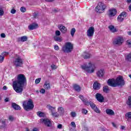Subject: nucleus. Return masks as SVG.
<instances>
[{
  "label": "nucleus",
  "instance_id": "f257e3e1",
  "mask_svg": "<svg viewBox=\"0 0 131 131\" xmlns=\"http://www.w3.org/2000/svg\"><path fill=\"white\" fill-rule=\"evenodd\" d=\"M27 84V80L24 74H18L17 76V80L14 81L12 83L13 90L17 94H22L23 88Z\"/></svg>",
  "mask_w": 131,
  "mask_h": 131
},
{
  "label": "nucleus",
  "instance_id": "f03ea898",
  "mask_svg": "<svg viewBox=\"0 0 131 131\" xmlns=\"http://www.w3.org/2000/svg\"><path fill=\"white\" fill-rule=\"evenodd\" d=\"M81 68L88 73H94L96 69V66L91 62H89L88 64L82 66Z\"/></svg>",
  "mask_w": 131,
  "mask_h": 131
},
{
  "label": "nucleus",
  "instance_id": "7ed1b4c3",
  "mask_svg": "<svg viewBox=\"0 0 131 131\" xmlns=\"http://www.w3.org/2000/svg\"><path fill=\"white\" fill-rule=\"evenodd\" d=\"M23 108L26 111H29V110H32L34 108V105L33 104V101L32 99L29 100H25L23 102Z\"/></svg>",
  "mask_w": 131,
  "mask_h": 131
},
{
  "label": "nucleus",
  "instance_id": "20e7f679",
  "mask_svg": "<svg viewBox=\"0 0 131 131\" xmlns=\"http://www.w3.org/2000/svg\"><path fill=\"white\" fill-rule=\"evenodd\" d=\"M73 50V44L70 42H67L62 48V51L64 53H70Z\"/></svg>",
  "mask_w": 131,
  "mask_h": 131
},
{
  "label": "nucleus",
  "instance_id": "39448f33",
  "mask_svg": "<svg viewBox=\"0 0 131 131\" xmlns=\"http://www.w3.org/2000/svg\"><path fill=\"white\" fill-rule=\"evenodd\" d=\"M13 64L16 67H21L23 65V59L21 56L16 55L13 60Z\"/></svg>",
  "mask_w": 131,
  "mask_h": 131
},
{
  "label": "nucleus",
  "instance_id": "423d86ee",
  "mask_svg": "<svg viewBox=\"0 0 131 131\" xmlns=\"http://www.w3.org/2000/svg\"><path fill=\"white\" fill-rule=\"evenodd\" d=\"M106 5L102 2H99L95 8V11L97 13H103L105 11Z\"/></svg>",
  "mask_w": 131,
  "mask_h": 131
},
{
  "label": "nucleus",
  "instance_id": "0eeeda50",
  "mask_svg": "<svg viewBox=\"0 0 131 131\" xmlns=\"http://www.w3.org/2000/svg\"><path fill=\"white\" fill-rule=\"evenodd\" d=\"M116 84H117L116 86H119V85L122 86L125 84V82L122 76H120L117 78L116 79Z\"/></svg>",
  "mask_w": 131,
  "mask_h": 131
},
{
  "label": "nucleus",
  "instance_id": "6e6552de",
  "mask_svg": "<svg viewBox=\"0 0 131 131\" xmlns=\"http://www.w3.org/2000/svg\"><path fill=\"white\" fill-rule=\"evenodd\" d=\"M123 38L122 37H118L116 38L113 41V45L114 46H121L123 43Z\"/></svg>",
  "mask_w": 131,
  "mask_h": 131
},
{
  "label": "nucleus",
  "instance_id": "1a4fd4ad",
  "mask_svg": "<svg viewBox=\"0 0 131 131\" xmlns=\"http://www.w3.org/2000/svg\"><path fill=\"white\" fill-rule=\"evenodd\" d=\"M40 122L42 123V124H45V126H47L48 127H51V126H52V122L49 119H41L40 120Z\"/></svg>",
  "mask_w": 131,
  "mask_h": 131
},
{
  "label": "nucleus",
  "instance_id": "9d476101",
  "mask_svg": "<svg viewBox=\"0 0 131 131\" xmlns=\"http://www.w3.org/2000/svg\"><path fill=\"white\" fill-rule=\"evenodd\" d=\"M95 33V28L90 27L87 31V36L88 37H92Z\"/></svg>",
  "mask_w": 131,
  "mask_h": 131
},
{
  "label": "nucleus",
  "instance_id": "9b49d317",
  "mask_svg": "<svg viewBox=\"0 0 131 131\" xmlns=\"http://www.w3.org/2000/svg\"><path fill=\"white\" fill-rule=\"evenodd\" d=\"M107 84L110 86H112L113 88H116V80L115 79H109L107 80Z\"/></svg>",
  "mask_w": 131,
  "mask_h": 131
},
{
  "label": "nucleus",
  "instance_id": "f8f14e48",
  "mask_svg": "<svg viewBox=\"0 0 131 131\" xmlns=\"http://www.w3.org/2000/svg\"><path fill=\"white\" fill-rule=\"evenodd\" d=\"M125 17H126V13L123 12L118 16L117 21L120 23L123 22Z\"/></svg>",
  "mask_w": 131,
  "mask_h": 131
},
{
  "label": "nucleus",
  "instance_id": "ddd939ff",
  "mask_svg": "<svg viewBox=\"0 0 131 131\" xmlns=\"http://www.w3.org/2000/svg\"><path fill=\"white\" fill-rule=\"evenodd\" d=\"M96 99L100 103H103L104 102V96L102 95V94L100 93H96L95 95Z\"/></svg>",
  "mask_w": 131,
  "mask_h": 131
},
{
  "label": "nucleus",
  "instance_id": "4468645a",
  "mask_svg": "<svg viewBox=\"0 0 131 131\" xmlns=\"http://www.w3.org/2000/svg\"><path fill=\"white\" fill-rule=\"evenodd\" d=\"M116 14H117V11L115 9H110L108 10V12L107 13V15H108V17H114V16H115V15H116Z\"/></svg>",
  "mask_w": 131,
  "mask_h": 131
},
{
  "label": "nucleus",
  "instance_id": "2eb2a0df",
  "mask_svg": "<svg viewBox=\"0 0 131 131\" xmlns=\"http://www.w3.org/2000/svg\"><path fill=\"white\" fill-rule=\"evenodd\" d=\"M79 97L81 101L84 103V105H86V106H90V102H89L88 99L84 98L82 95H80Z\"/></svg>",
  "mask_w": 131,
  "mask_h": 131
},
{
  "label": "nucleus",
  "instance_id": "dca6fc26",
  "mask_svg": "<svg viewBox=\"0 0 131 131\" xmlns=\"http://www.w3.org/2000/svg\"><path fill=\"white\" fill-rule=\"evenodd\" d=\"M58 28L62 33H66L67 32V28L62 25H58Z\"/></svg>",
  "mask_w": 131,
  "mask_h": 131
},
{
  "label": "nucleus",
  "instance_id": "f3484780",
  "mask_svg": "<svg viewBox=\"0 0 131 131\" xmlns=\"http://www.w3.org/2000/svg\"><path fill=\"white\" fill-rule=\"evenodd\" d=\"M38 27V25L37 24L33 23L28 26L29 30H33L34 29H36Z\"/></svg>",
  "mask_w": 131,
  "mask_h": 131
},
{
  "label": "nucleus",
  "instance_id": "a211bd4d",
  "mask_svg": "<svg viewBox=\"0 0 131 131\" xmlns=\"http://www.w3.org/2000/svg\"><path fill=\"white\" fill-rule=\"evenodd\" d=\"M101 88V84L98 82H95L93 84V89L96 90L97 91L100 90Z\"/></svg>",
  "mask_w": 131,
  "mask_h": 131
},
{
  "label": "nucleus",
  "instance_id": "6ab92c4d",
  "mask_svg": "<svg viewBox=\"0 0 131 131\" xmlns=\"http://www.w3.org/2000/svg\"><path fill=\"white\" fill-rule=\"evenodd\" d=\"M82 57L83 58V59H90L91 58V54L88 52H84L82 54Z\"/></svg>",
  "mask_w": 131,
  "mask_h": 131
},
{
  "label": "nucleus",
  "instance_id": "aec40b11",
  "mask_svg": "<svg viewBox=\"0 0 131 131\" xmlns=\"http://www.w3.org/2000/svg\"><path fill=\"white\" fill-rule=\"evenodd\" d=\"M27 39H28V37L26 36H24L18 38L17 40L18 41H22V42H24V41H27Z\"/></svg>",
  "mask_w": 131,
  "mask_h": 131
},
{
  "label": "nucleus",
  "instance_id": "412c9836",
  "mask_svg": "<svg viewBox=\"0 0 131 131\" xmlns=\"http://www.w3.org/2000/svg\"><path fill=\"white\" fill-rule=\"evenodd\" d=\"M97 75L98 77H103L104 76V70L100 69L97 72Z\"/></svg>",
  "mask_w": 131,
  "mask_h": 131
},
{
  "label": "nucleus",
  "instance_id": "4be33fe9",
  "mask_svg": "<svg viewBox=\"0 0 131 131\" xmlns=\"http://www.w3.org/2000/svg\"><path fill=\"white\" fill-rule=\"evenodd\" d=\"M43 88L44 89H45V90H50L51 89V85H50V82L49 81H46L44 85H43Z\"/></svg>",
  "mask_w": 131,
  "mask_h": 131
},
{
  "label": "nucleus",
  "instance_id": "5701e85b",
  "mask_svg": "<svg viewBox=\"0 0 131 131\" xmlns=\"http://www.w3.org/2000/svg\"><path fill=\"white\" fill-rule=\"evenodd\" d=\"M12 106L15 110H21V107L20 106L15 103H13L12 104Z\"/></svg>",
  "mask_w": 131,
  "mask_h": 131
},
{
  "label": "nucleus",
  "instance_id": "b1692460",
  "mask_svg": "<svg viewBox=\"0 0 131 131\" xmlns=\"http://www.w3.org/2000/svg\"><path fill=\"white\" fill-rule=\"evenodd\" d=\"M125 61H127V62H131V53L127 54L125 56Z\"/></svg>",
  "mask_w": 131,
  "mask_h": 131
},
{
  "label": "nucleus",
  "instance_id": "393cba45",
  "mask_svg": "<svg viewBox=\"0 0 131 131\" xmlns=\"http://www.w3.org/2000/svg\"><path fill=\"white\" fill-rule=\"evenodd\" d=\"M108 29L111 31V32H113L114 33V32H117V30H116V28L114 27V26H108Z\"/></svg>",
  "mask_w": 131,
  "mask_h": 131
},
{
  "label": "nucleus",
  "instance_id": "a878e982",
  "mask_svg": "<svg viewBox=\"0 0 131 131\" xmlns=\"http://www.w3.org/2000/svg\"><path fill=\"white\" fill-rule=\"evenodd\" d=\"M105 112L108 115H114V112L111 109H106Z\"/></svg>",
  "mask_w": 131,
  "mask_h": 131
},
{
  "label": "nucleus",
  "instance_id": "bb28decb",
  "mask_svg": "<svg viewBox=\"0 0 131 131\" xmlns=\"http://www.w3.org/2000/svg\"><path fill=\"white\" fill-rule=\"evenodd\" d=\"M47 108L51 111V114L56 111V107H54L51 105H47Z\"/></svg>",
  "mask_w": 131,
  "mask_h": 131
},
{
  "label": "nucleus",
  "instance_id": "cd10ccee",
  "mask_svg": "<svg viewBox=\"0 0 131 131\" xmlns=\"http://www.w3.org/2000/svg\"><path fill=\"white\" fill-rule=\"evenodd\" d=\"M74 89L75 91H76V92H79L81 90L80 86H79V85L77 84L74 85Z\"/></svg>",
  "mask_w": 131,
  "mask_h": 131
},
{
  "label": "nucleus",
  "instance_id": "c85d7f7f",
  "mask_svg": "<svg viewBox=\"0 0 131 131\" xmlns=\"http://www.w3.org/2000/svg\"><path fill=\"white\" fill-rule=\"evenodd\" d=\"M37 115L38 116H39V117H45V116H46V114L40 111L38 112L37 113Z\"/></svg>",
  "mask_w": 131,
  "mask_h": 131
},
{
  "label": "nucleus",
  "instance_id": "c756f323",
  "mask_svg": "<svg viewBox=\"0 0 131 131\" xmlns=\"http://www.w3.org/2000/svg\"><path fill=\"white\" fill-rule=\"evenodd\" d=\"M127 105H128L129 108H131V96H129L128 98V100L126 102Z\"/></svg>",
  "mask_w": 131,
  "mask_h": 131
},
{
  "label": "nucleus",
  "instance_id": "7c9ffc66",
  "mask_svg": "<svg viewBox=\"0 0 131 131\" xmlns=\"http://www.w3.org/2000/svg\"><path fill=\"white\" fill-rule=\"evenodd\" d=\"M57 110H58V112L60 114H63V113H64V108H63V107H59L57 108Z\"/></svg>",
  "mask_w": 131,
  "mask_h": 131
},
{
  "label": "nucleus",
  "instance_id": "2f4dec72",
  "mask_svg": "<svg viewBox=\"0 0 131 131\" xmlns=\"http://www.w3.org/2000/svg\"><path fill=\"white\" fill-rule=\"evenodd\" d=\"M103 91L104 93H105L106 94H107L108 93L109 91H110V90L109 89V87L108 86H103Z\"/></svg>",
  "mask_w": 131,
  "mask_h": 131
},
{
  "label": "nucleus",
  "instance_id": "473e14b6",
  "mask_svg": "<svg viewBox=\"0 0 131 131\" xmlns=\"http://www.w3.org/2000/svg\"><path fill=\"white\" fill-rule=\"evenodd\" d=\"M54 40L55 41H58L59 42H61V41H62V40H63V39H62V38H61L60 37L55 36V37H54Z\"/></svg>",
  "mask_w": 131,
  "mask_h": 131
},
{
  "label": "nucleus",
  "instance_id": "72a5a7b5",
  "mask_svg": "<svg viewBox=\"0 0 131 131\" xmlns=\"http://www.w3.org/2000/svg\"><path fill=\"white\" fill-rule=\"evenodd\" d=\"M125 117L127 118V120L131 119V112H129L125 114Z\"/></svg>",
  "mask_w": 131,
  "mask_h": 131
},
{
  "label": "nucleus",
  "instance_id": "f704fd0d",
  "mask_svg": "<svg viewBox=\"0 0 131 131\" xmlns=\"http://www.w3.org/2000/svg\"><path fill=\"white\" fill-rule=\"evenodd\" d=\"M75 31H76V30H75V28H73L71 30V35L73 37L74 36V33H75Z\"/></svg>",
  "mask_w": 131,
  "mask_h": 131
},
{
  "label": "nucleus",
  "instance_id": "c9c22d12",
  "mask_svg": "<svg viewBox=\"0 0 131 131\" xmlns=\"http://www.w3.org/2000/svg\"><path fill=\"white\" fill-rule=\"evenodd\" d=\"M4 15H5L4 9L0 7V16H4Z\"/></svg>",
  "mask_w": 131,
  "mask_h": 131
},
{
  "label": "nucleus",
  "instance_id": "e433bc0d",
  "mask_svg": "<svg viewBox=\"0 0 131 131\" xmlns=\"http://www.w3.org/2000/svg\"><path fill=\"white\" fill-rule=\"evenodd\" d=\"M51 115H52V116H53V117H59V114H58V113L57 112H54L53 113H52L51 114Z\"/></svg>",
  "mask_w": 131,
  "mask_h": 131
},
{
  "label": "nucleus",
  "instance_id": "4c0bfd02",
  "mask_svg": "<svg viewBox=\"0 0 131 131\" xmlns=\"http://www.w3.org/2000/svg\"><path fill=\"white\" fill-rule=\"evenodd\" d=\"M90 105L91 106V108L92 109H94V108L96 107L97 106H96V104H95L93 102H90Z\"/></svg>",
  "mask_w": 131,
  "mask_h": 131
},
{
  "label": "nucleus",
  "instance_id": "58836bf2",
  "mask_svg": "<svg viewBox=\"0 0 131 131\" xmlns=\"http://www.w3.org/2000/svg\"><path fill=\"white\" fill-rule=\"evenodd\" d=\"M81 112L82 114H85V115H86V114H88V110H85V108H82L81 110Z\"/></svg>",
  "mask_w": 131,
  "mask_h": 131
},
{
  "label": "nucleus",
  "instance_id": "ea45409f",
  "mask_svg": "<svg viewBox=\"0 0 131 131\" xmlns=\"http://www.w3.org/2000/svg\"><path fill=\"white\" fill-rule=\"evenodd\" d=\"M126 43L129 48H131V39L127 40L126 41Z\"/></svg>",
  "mask_w": 131,
  "mask_h": 131
},
{
  "label": "nucleus",
  "instance_id": "a19ab883",
  "mask_svg": "<svg viewBox=\"0 0 131 131\" xmlns=\"http://www.w3.org/2000/svg\"><path fill=\"white\" fill-rule=\"evenodd\" d=\"M93 110L96 112V113H100L101 112L100 111L99 109L98 108V107L96 106V107H95Z\"/></svg>",
  "mask_w": 131,
  "mask_h": 131
},
{
  "label": "nucleus",
  "instance_id": "79ce46f5",
  "mask_svg": "<svg viewBox=\"0 0 131 131\" xmlns=\"http://www.w3.org/2000/svg\"><path fill=\"white\" fill-rule=\"evenodd\" d=\"M5 60V56L0 55V63H3Z\"/></svg>",
  "mask_w": 131,
  "mask_h": 131
},
{
  "label": "nucleus",
  "instance_id": "37998d69",
  "mask_svg": "<svg viewBox=\"0 0 131 131\" xmlns=\"http://www.w3.org/2000/svg\"><path fill=\"white\" fill-rule=\"evenodd\" d=\"M40 80H41V78H39L35 80V82L36 84H38V83H39V82H40Z\"/></svg>",
  "mask_w": 131,
  "mask_h": 131
},
{
  "label": "nucleus",
  "instance_id": "c03bdc74",
  "mask_svg": "<svg viewBox=\"0 0 131 131\" xmlns=\"http://www.w3.org/2000/svg\"><path fill=\"white\" fill-rule=\"evenodd\" d=\"M55 34L56 36H60V35H61V32H60L59 30H57L55 32Z\"/></svg>",
  "mask_w": 131,
  "mask_h": 131
},
{
  "label": "nucleus",
  "instance_id": "a18cd8bd",
  "mask_svg": "<svg viewBox=\"0 0 131 131\" xmlns=\"http://www.w3.org/2000/svg\"><path fill=\"white\" fill-rule=\"evenodd\" d=\"M20 11L22 12V13H25V12H26V8H25L24 7H22L20 8Z\"/></svg>",
  "mask_w": 131,
  "mask_h": 131
},
{
  "label": "nucleus",
  "instance_id": "49530a36",
  "mask_svg": "<svg viewBox=\"0 0 131 131\" xmlns=\"http://www.w3.org/2000/svg\"><path fill=\"white\" fill-rule=\"evenodd\" d=\"M14 119H15V118L14 117H13V116H9V120H10V121H14Z\"/></svg>",
  "mask_w": 131,
  "mask_h": 131
},
{
  "label": "nucleus",
  "instance_id": "de8ad7c7",
  "mask_svg": "<svg viewBox=\"0 0 131 131\" xmlns=\"http://www.w3.org/2000/svg\"><path fill=\"white\" fill-rule=\"evenodd\" d=\"M71 125L72 126V127L76 128V124L74 122H72L71 123Z\"/></svg>",
  "mask_w": 131,
  "mask_h": 131
},
{
  "label": "nucleus",
  "instance_id": "09e8293b",
  "mask_svg": "<svg viewBox=\"0 0 131 131\" xmlns=\"http://www.w3.org/2000/svg\"><path fill=\"white\" fill-rule=\"evenodd\" d=\"M71 115L72 117H75L76 116V113L74 112H72Z\"/></svg>",
  "mask_w": 131,
  "mask_h": 131
},
{
  "label": "nucleus",
  "instance_id": "8fccbe9b",
  "mask_svg": "<svg viewBox=\"0 0 131 131\" xmlns=\"http://www.w3.org/2000/svg\"><path fill=\"white\" fill-rule=\"evenodd\" d=\"M10 13L11 14H15L16 13V10L14 9H11V11H10Z\"/></svg>",
  "mask_w": 131,
  "mask_h": 131
},
{
  "label": "nucleus",
  "instance_id": "3c124183",
  "mask_svg": "<svg viewBox=\"0 0 131 131\" xmlns=\"http://www.w3.org/2000/svg\"><path fill=\"white\" fill-rule=\"evenodd\" d=\"M40 92L41 94H45L46 93V90L44 89H41Z\"/></svg>",
  "mask_w": 131,
  "mask_h": 131
},
{
  "label": "nucleus",
  "instance_id": "603ef678",
  "mask_svg": "<svg viewBox=\"0 0 131 131\" xmlns=\"http://www.w3.org/2000/svg\"><path fill=\"white\" fill-rule=\"evenodd\" d=\"M75 128H74V127H70V131H76V129H75Z\"/></svg>",
  "mask_w": 131,
  "mask_h": 131
},
{
  "label": "nucleus",
  "instance_id": "864d4df0",
  "mask_svg": "<svg viewBox=\"0 0 131 131\" xmlns=\"http://www.w3.org/2000/svg\"><path fill=\"white\" fill-rule=\"evenodd\" d=\"M3 56L5 57V56H7V55H9V52H4L3 53Z\"/></svg>",
  "mask_w": 131,
  "mask_h": 131
},
{
  "label": "nucleus",
  "instance_id": "5fc2aeb1",
  "mask_svg": "<svg viewBox=\"0 0 131 131\" xmlns=\"http://www.w3.org/2000/svg\"><path fill=\"white\" fill-rule=\"evenodd\" d=\"M54 49L55 50H56V51H59V46L55 45L54 46Z\"/></svg>",
  "mask_w": 131,
  "mask_h": 131
},
{
  "label": "nucleus",
  "instance_id": "6e6d98bb",
  "mask_svg": "<svg viewBox=\"0 0 131 131\" xmlns=\"http://www.w3.org/2000/svg\"><path fill=\"white\" fill-rule=\"evenodd\" d=\"M1 36L3 38H5V37H6V34L5 33H2Z\"/></svg>",
  "mask_w": 131,
  "mask_h": 131
},
{
  "label": "nucleus",
  "instance_id": "4d7b16f0",
  "mask_svg": "<svg viewBox=\"0 0 131 131\" xmlns=\"http://www.w3.org/2000/svg\"><path fill=\"white\" fill-rule=\"evenodd\" d=\"M45 2H47V3H53V2H54V1L55 0H45Z\"/></svg>",
  "mask_w": 131,
  "mask_h": 131
},
{
  "label": "nucleus",
  "instance_id": "13d9d810",
  "mask_svg": "<svg viewBox=\"0 0 131 131\" xmlns=\"http://www.w3.org/2000/svg\"><path fill=\"white\" fill-rule=\"evenodd\" d=\"M57 128H59V129H61L62 128V124H59L57 125Z\"/></svg>",
  "mask_w": 131,
  "mask_h": 131
},
{
  "label": "nucleus",
  "instance_id": "bf43d9fd",
  "mask_svg": "<svg viewBox=\"0 0 131 131\" xmlns=\"http://www.w3.org/2000/svg\"><path fill=\"white\" fill-rule=\"evenodd\" d=\"M51 67H52V69H57V67H56L55 65H52V66H51Z\"/></svg>",
  "mask_w": 131,
  "mask_h": 131
},
{
  "label": "nucleus",
  "instance_id": "052dcab7",
  "mask_svg": "<svg viewBox=\"0 0 131 131\" xmlns=\"http://www.w3.org/2000/svg\"><path fill=\"white\" fill-rule=\"evenodd\" d=\"M10 101V99L9 98H6L5 99V102H9Z\"/></svg>",
  "mask_w": 131,
  "mask_h": 131
},
{
  "label": "nucleus",
  "instance_id": "680f3d73",
  "mask_svg": "<svg viewBox=\"0 0 131 131\" xmlns=\"http://www.w3.org/2000/svg\"><path fill=\"white\" fill-rule=\"evenodd\" d=\"M32 131H38V129L37 128H34Z\"/></svg>",
  "mask_w": 131,
  "mask_h": 131
},
{
  "label": "nucleus",
  "instance_id": "e2e57ef3",
  "mask_svg": "<svg viewBox=\"0 0 131 131\" xmlns=\"http://www.w3.org/2000/svg\"><path fill=\"white\" fill-rule=\"evenodd\" d=\"M3 90H4V91L7 90V86H4Z\"/></svg>",
  "mask_w": 131,
  "mask_h": 131
},
{
  "label": "nucleus",
  "instance_id": "0e129e2a",
  "mask_svg": "<svg viewBox=\"0 0 131 131\" xmlns=\"http://www.w3.org/2000/svg\"><path fill=\"white\" fill-rule=\"evenodd\" d=\"M113 126H114V127H117V126H116V124L114 123H112Z\"/></svg>",
  "mask_w": 131,
  "mask_h": 131
},
{
  "label": "nucleus",
  "instance_id": "69168bd1",
  "mask_svg": "<svg viewBox=\"0 0 131 131\" xmlns=\"http://www.w3.org/2000/svg\"><path fill=\"white\" fill-rule=\"evenodd\" d=\"M127 3L128 4H130V3H131V0H127Z\"/></svg>",
  "mask_w": 131,
  "mask_h": 131
},
{
  "label": "nucleus",
  "instance_id": "338daca9",
  "mask_svg": "<svg viewBox=\"0 0 131 131\" xmlns=\"http://www.w3.org/2000/svg\"><path fill=\"white\" fill-rule=\"evenodd\" d=\"M125 128V126H121V129H124Z\"/></svg>",
  "mask_w": 131,
  "mask_h": 131
},
{
  "label": "nucleus",
  "instance_id": "774afa93",
  "mask_svg": "<svg viewBox=\"0 0 131 131\" xmlns=\"http://www.w3.org/2000/svg\"><path fill=\"white\" fill-rule=\"evenodd\" d=\"M128 35H131V31L128 32Z\"/></svg>",
  "mask_w": 131,
  "mask_h": 131
}]
</instances>
